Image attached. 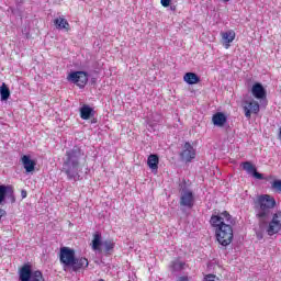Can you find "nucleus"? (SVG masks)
I'll return each instance as SVG.
<instances>
[{
  "mask_svg": "<svg viewBox=\"0 0 281 281\" xmlns=\"http://www.w3.org/2000/svg\"><path fill=\"white\" fill-rule=\"evenodd\" d=\"M210 223L215 232L217 243L223 247L232 245L234 240V228L232 227V215L224 211L217 215H212Z\"/></svg>",
  "mask_w": 281,
  "mask_h": 281,
  "instance_id": "nucleus-1",
  "label": "nucleus"
},
{
  "mask_svg": "<svg viewBox=\"0 0 281 281\" xmlns=\"http://www.w3.org/2000/svg\"><path fill=\"white\" fill-rule=\"evenodd\" d=\"M66 160L63 166V172L67 175L68 179H80V150L72 149L66 153Z\"/></svg>",
  "mask_w": 281,
  "mask_h": 281,
  "instance_id": "nucleus-2",
  "label": "nucleus"
},
{
  "mask_svg": "<svg viewBox=\"0 0 281 281\" xmlns=\"http://www.w3.org/2000/svg\"><path fill=\"white\" fill-rule=\"evenodd\" d=\"M258 204L257 218L259 220V226L262 227V224L271 216V210L276 207V199L268 194L261 195L258 198Z\"/></svg>",
  "mask_w": 281,
  "mask_h": 281,
  "instance_id": "nucleus-3",
  "label": "nucleus"
},
{
  "mask_svg": "<svg viewBox=\"0 0 281 281\" xmlns=\"http://www.w3.org/2000/svg\"><path fill=\"white\" fill-rule=\"evenodd\" d=\"M20 281H45L41 270H32L30 265H24L19 272Z\"/></svg>",
  "mask_w": 281,
  "mask_h": 281,
  "instance_id": "nucleus-4",
  "label": "nucleus"
},
{
  "mask_svg": "<svg viewBox=\"0 0 281 281\" xmlns=\"http://www.w3.org/2000/svg\"><path fill=\"white\" fill-rule=\"evenodd\" d=\"M74 260H76V251L69 247L60 248L59 261L63 263L64 271H67L68 267H71Z\"/></svg>",
  "mask_w": 281,
  "mask_h": 281,
  "instance_id": "nucleus-5",
  "label": "nucleus"
},
{
  "mask_svg": "<svg viewBox=\"0 0 281 281\" xmlns=\"http://www.w3.org/2000/svg\"><path fill=\"white\" fill-rule=\"evenodd\" d=\"M67 80L82 89L87 86V82H89V75L85 71H72L67 76Z\"/></svg>",
  "mask_w": 281,
  "mask_h": 281,
  "instance_id": "nucleus-6",
  "label": "nucleus"
},
{
  "mask_svg": "<svg viewBox=\"0 0 281 281\" xmlns=\"http://www.w3.org/2000/svg\"><path fill=\"white\" fill-rule=\"evenodd\" d=\"M281 229V212H277L272 215L271 221L268 224V227L266 228V232L268 236H274V234H278Z\"/></svg>",
  "mask_w": 281,
  "mask_h": 281,
  "instance_id": "nucleus-7",
  "label": "nucleus"
},
{
  "mask_svg": "<svg viewBox=\"0 0 281 281\" xmlns=\"http://www.w3.org/2000/svg\"><path fill=\"white\" fill-rule=\"evenodd\" d=\"M243 109L247 120H251V114L258 115L260 113V104L256 100L245 101Z\"/></svg>",
  "mask_w": 281,
  "mask_h": 281,
  "instance_id": "nucleus-8",
  "label": "nucleus"
},
{
  "mask_svg": "<svg viewBox=\"0 0 281 281\" xmlns=\"http://www.w3.org/2000/svg\"><path fill=\"white\" fill-rule=\"evenodd\" d=\"M194 193L189 189H183L180 195V205L182 207H188V210H192L194 207Z\"/></svg>",
  "mask_w": 281,
  "mask_h": 281,
  "instance_id": "nucleus-9",
  "label": "nucleus"
},
{
  "mask_svg": "<svg viewBox=\"0 0 281 281\" xmlns=\"http://www.w3.org/2000/svg\"><path fill=\"white\" fill-rule=\"evenodd\" d=\"M180 157L182 161L190 162L196 157V149H194V147L190 143H186L183 146V150L180 154Z\"/></svg>",
  "mask_w": 281,
  "mask_h": 281,
  "instance_id": "nucleus-10",
  "label": "nucleus"
},
{
  "mask_svg": "<svg viewBox=\"0 0 281 281\" xmlns=\"http://www.w3.org/2000/svg\"><path fill=\"white\" fill-rule=\"evenodd\" d=\"M222 44L225 49H229L232 47V43L236 40V32L234 30H228L226 32L221 33Z\"/></svg>",
  "mask_w": 281,
  "mask_h": 281,
  "instance_id": "nucleus-11",
  "label": "nucleus"
},
{
  "mask_svg": "<svg viewBox=\"0 0 281 281\" xmlns=\"http://www.w3.org/2000/svg\"><path fill=\"white\" fill-rule=\"evenodd\" d=\"M241 167L243 170L247 172V175H252L255 179H265V177H262V173L258 172L256 170V167L251 162L245 161L241 164Z\"/></svg>",
  "mask_w": 281,
  "mask_h": 281,
  "instance_id": "nucleus-12",
  "label": "nucleus"
},
{
  "mask_svg": "<svg viewBox=\"0 0 281 281\" xmlns=\"http://www.w3.org/2000/svg\"><path fill=\"white\" fill-rule=\"evenodd\" d=\"M251 93L257 100L267 98V90H265V87H262L261 83H255L252 86Z\"/></svg>",
  "mask_w": 281,
  "mask_h": 281,
  "instance_id": "nucleus-13",
  "label": "nucleus"
},
{
  "mask_svg": "<svg viewBox=\"0 0 281 281\" xmlns=\"http://www.w3.org/2000/svg\"><path fill=\"white\" fill-rule=\"evenodd\" d=\"M21 162L26 172H34V168H36V161L30 159V156H22Z\"/></svg>",
  "mask_w": 281,
  "mask_h": 281,
  "instance_id": "nucleus-14",
  "label": "nucleus"
},
{
  "mask_svg": "<svg viewBox=\"0 0 281 281\" xmlns=\"http://www.w3.org/2000/svg\"><path fill=\"white\" fill-rule=\"evenodd\" d=\"M212 122L214 126L223 128V126H225V123L227 122V116L223 112H217L213 115Z\"/></svg>",
  "mask_w": 281,
  "mask_h": 281,
  "instance_id": "nucleus-15",
  "label": "nucleus"
},
{
  "mask_svg": "<svg viewBox=\"0 0 281 281\" xmlns=\"http://www.w3.org/2000/svg\"><path fill=\"white\" fill-rule=\"evenodd\" d=\"M72 271H79V269H87L89 267V260L87 258H75L72 265Z\"/></svg>",
  "mask_w": 281,
  "mask_h": 281,
  "instance_id": "nucleus-16",
  "label": "nucleus"
},
{
  "mask_svg": "<svg viewBox=\"0 0 281 281\" xmlns=\"http://www.w3.org/2000/svg\"><path fill=\"white\" fill-rule=\"evenodd\" d=\"M183 80L187 85H199V82H201V78H199L194 72H187L183 76Z\"/></svg>",
  "mask_w": 281,
  "mask_h": 281,
  "instance_id": "nucleus-17",
  "label": "nucleus"
},
{
  "mask_svg": "<svg viewBox=\"0 0 281 281\" xmlns=\"http://www.w3.org/2000/svg\"><path fill=\"white\" fill-rule=\"evenodd\" d=\"M147 165L150 168V170H157L159 169V157L155 154L149 155L147 159Z\"/></svg>",
  "mask_w": 281,
  "mask_h": 281,
  "instance_id": "nucleus-18",
  "label": "nucleus"
},
{
  "mask_svg": "<svg viewBox=\"0 0 281 281\" xmlns=\"http://www.w3.org/2000/svg\"><path fill=\"white\" fill-rule=\"evenodd\" d=\"M54 23L57 30H66V32H69V22H67V19L59 16L54 20Z\"/></svg>",
  "mask_w": 281,
  "mask_h": 281,
  "instance_id": "nucleus-19",
  "label": "nucleus"
},
{
  "mask_svg": "<svg viewBox=\"0 0 281 281\" xmlns=\"http://www.w3.org/2000/svg\"><path fill=\"white\" fill-rule=\"evenodd\" d=\"M101 245H102V235H100V233H95L93 235V240H92L93 251H100V246Z\"/></svg>",
  "mask_w": 281,
  "mask_h": 281,
  "instance_id": "nucleus-20",
  "label": "nucleus"
},
{
  "mask_svg": "<svg viewBox=\"0 0 281 281\" xmlns=\"http://www.w3.org/2000/svg\"><path fill=\"white\" fill-rule=\"evenodd\" d=\"M91 113H93V109H91L89 105H83L80 109L81 120H89L91 117Z\"/></svg>",
  "mask_w": 281,
  "mask_h": 281,
  "instance_id": "nucleus-21",
  "label": "nucleus"
},
{
  "mask_svg": "<svg viewBox=\"0 0 281 281\" xmlns=\"http://www.w3.org/2000/svg\"><path fill=\"white\" fill-rule=\"evenodd\" d=\"M0 95L2 101H5L10 98V88H8L5 83H2L0 87Z\"/></svg>",
  "mask_w": 281,
  "mask_h": 281,
  "instance_id": "nucleus-22",
  "label": "nucleus"
},
{
  "mask_svg": "<svg viewBox=\"0 0 281 281\" xmlns=\"http://www.w3.org/2000/svg\"><path fill=\"white\" fill-rule=\"evenodd\" d=\"M186 267V262L180 261V260H175L171 263V269L172 271H181Z\"/></svg>",
  "mask_w": 281,
  "mask_h": 281,
  "instance_id": "nucleus-23",
  "label": "nucleus"
},
{
  "mask_svg": "<svg viewBox=\"0 0 281 281\" xmlns=\"http://www.w3.org/2000/svg\"><path fill=\"white\" fill-rule=\"evenodd\" d=\"M102 246L104 247V251L109 254V251H112V249L115 247V244L111 240H105L102 243Z\"/></svg>",
  "mask_w": 281,
  "mask_h": 281,
  "instance_id": "nucleus-24",
  "label": "nucleus"
},
{
  "mask_svg": "<svg viewBox=\"0 0 281 281\" xmlns=\"http://www.w3.org/2000/svg\"><path fill=\"white\" fill-rule=\"evenodd\" d=\"M5 194H8V187L0 186V204L5 201Z\"/></svg>",
  "mask_w": 281,
  "mask_h": 281,
  "instance_id": "nucleus-25",
  "label": "nucleus"
},
{
  "mask_svg": "<svg viewBox=\"0 0 281 281\" xmlns=\"http://www.w3.org/2000/svg\"><path fill=\"white\" fill-rule=\"evenodd\" d=\"M203 281H221V278L215 274H206L204 276Z\"/></svg>",
  "mask_w": 281,
  "mask_h": 281,
  "instance_id": "nucleus-26",
  "label": "nucleus"
},
{
  "mask_svg": "<svg viewBox=\"0 0 281 281\" xmlns=\"http://www.w3.org/2000/svg\"><path fill=\"white\" fill-rule=\"evenodd\" d=\"M272 189L277 192H281V180H274L272 182Z\"/></svg>",
  "mask_w": 281,
  "mask_h": 281,
  "instance_id": "nucleus-27",
  "label": "nucleus"
},
{
  "mask_svg": "<svg viewBox=\"0 0 281 281\" xmlns=\"http://www.w3.org/2000/svg\"><path fill=\"white\" fill-rule=\"evenodd\" d=\"M162 8H168L170 5V0H160Z\"/></svg>",
  "mask_w": 281,
  "mask_h": 281,
  "instance_id": "nucleus-28",
  "label": "nucleus"
},
{
  "mask_svg": "<svg viewBox=\"0 0 281 281\" xmlns=\"http://www.w3.org/2000/svg\"><path fill=\"white\" fill-rule=\"evenodd\" d=\"M257 238L258 240H262V238H265V235L262 234V232H257Z\"/></svg>",
  "mask_w": 281,
  "mask_h": 281,
  "instance_id": "nucleus-29",
  "label": "nucleus"
},
{
  "mask_svg": "<svg viewBox=\"0 0 281 281\" xmlns=\"http://www.w3.org/2000/svg\"><path fill=\"white\" fill-rule=\"evenodd\" d=\"M5 216V210L0 209V220Z\"/></svg>",
  "mask_w": 281,
  "mask_h": 281,
  "instance_id": "nucleus-30",
  "label": "nucleus"
},
{
  "mask_svg": "<svg viewBox=\"0 0 281 281\" xmlns=\"http://www.w3.org/2000/svg\"><path fill=\"white\" fill-rule=\"evenodd\" d=\"M177 281H189L188 277H179Z\"/></svg>",
  "mask_w": 281,
  "mask_h": 281,
  "instance_id": "nucleus-31",
  "label": "nucleus"
},
{
  "mask_svg": "<svg viewBox=\"0 0 281 281\" xmlns=\"http://www.w3.org/2000/svg\"><path fill=\"white\" fill-rule=\"evenodd\" d=\"M27 196V192L22 191V199H25Z\"/></svg>",
  "mask_w": 281,
  "mask_h": 281,
  "instance_id": "nucleus-32",
  "label": "nucleus"
},
{
  "mask_svg": "<svg viewBox=\"0 0 281 281\" xmlns=\"http://www.w3.org/2000/svg\"><path fill=\"white\" fill-rule=\"evenodd\" d=\"M99 281H104L103 279H100Z\"/></svg>",
  "mask_w": 281,
  "mask_h": 281,
  "instance_id": "nucleus-33",
  "label": "nucleus"
}]
</instances>
